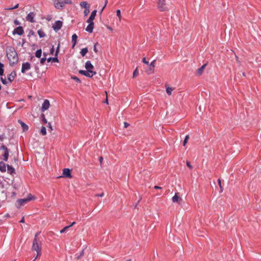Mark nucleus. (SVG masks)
Returning <instances> with one entry per match:
<instances>
[{
  "label": "nucleus",
  "instance_id": "obj_1",
  "mask_svg": "<svg viewBox=\"0 0 261 261\" xmlns=\"http://www.w3.org/2000/svg\"><path fill=\"white\" fill-rule=\"evenodd\" d=\"M39 234V232L36 233L32 247V250L36 251L37 255L36 258L40 257L41 255L42 241L38 238Z\"/></svg>",
  "mask_w": 261,
  "mask_h": 261
},
{
  "label": "nucleus",
  "instance_id": "obj_2",
  "mask_svg": "<svg viewBox=\"0 0 261 261\" xmlns=\"http://www.w3.org/2000/svg\"><path fill=\"white\" fill-rule=\"evenodd\" d=\"M7 56L9 61L12 63L18 61L17 54L13 47L9 46L6 48Z\"/></svg>",
  "mask_w": 261,
  "mask_h": 261
},
{
  "label": "nucleus",
  "instance_id": "obj_3",
  "mask_svg": "<svg viewBox=\"0 0 261 261\" xmlns=\"http://www.w3.org/2000/svg\"><path fill=\"white\" fill-rule=\"evenodd\" d=\"M72 0H54V4L58 9H63L66 4H72Z\"/></svg>",
  "mask_w": 261,
  "mask_h": 261
},
{
  "label": "nucleus",
  "instance_id": "obj_4",
  "mask_svg": "<svg viewBox=\"0 0 261 261\" xmlns=\"http://www.w3.org/2000/svg\"><path fill=\"white\" fill-rule=\"evenodd\" d=\"M158 8L161 11H165L168 10L165 0H159L158 3Z\"/></svg>",
  "mask_w": 261,
  "mask_h": 261
},
{
  "label": "nucleus",
  "instance_id": "obj_5",
  "mask_svg": "<svg viewBox=\"0 0 261 261\" xmlns=\"http://www.w3.org/2000/svg\"><path fill=\"white\" fill-rule=\"evenodd\" d=\"M79 73L89 77H92L93 75L96 74L95 71L88 70H87V71L81 70L79 71Z\"/></svg>",
  "mask_w": 261,
  "mask_h": 261
},
{
  "label": "nucleus",
  "instance_id": "obj_6",
  "mask_svg": "<svg viewBox=\"0 0 261 261\" xmlns=\"http://www.w3.org/2000/svg\"><path fill=\"white\" fill-rule=\"evenodd\" d=\"M0 149L4 150L5 151H4V153L3 154L4 160L5 161L7 162L8 161L9 154V150H8L7 147L5 145H2L0 147Z\"/></svg>",
  "mask_w": 261,
  "mask_h": 261
},
{
  "label": "nucleus",
  "instance_id": "obj_7",
  "mask_svg": "<svg viewBox=\"0 0 261 261\" xmlns=\"http://www.w3.org/2000/svg\"><path fill=\"white\" fill-rule=\"evenodd\" d=\"M24 33L23 29L22 27H18L13 31V35H22Z\"/></svg>",
  "mask_w": 261,
  "mask_h": 261
},
{
  "label": "nucleus",
  "instance_id": "obj_8",
  "mask_svg": "<svg viewBox=\"0 0 261 261\" xmlns=\"http://www.w3.org/2000/svg\"><path fill=\"white\" fill-rule=\"evenodd\" d=\"M62 26V22L60 20L56 21L53 25V28L55 31H59Z\"/></svg>",
  "mask_w": 261,
  "mask_h": 261
},
{
  "label": "nucleus",
  "instance_id": "obj_9",
  "mask_svg": "<svg viewBox=\"0 0 261 261\" xmlns=\"http://www.w3.org/2000/svg\"><path fill=\"white\" fill-rule=\"evenodd\" d=\"M172 202L174 203H177L178 204H180L182 202V198L178 196V193H175V195L172 198Z\"/></svg>",
  "mask_w": 261,
  "mask_h": 261
},
{
  "label": "nucleus",
  "instance_id": "obj_10",
  "mask_svg": "<svg viewBox=\"0 0 261 261\" xmlns=\"http://www.w3.org/2000/svg\"><path fill=\"white\" fill-rule=\"evenodd\" d=\"M50 106L49 101L47 99H45L43 103H42V107H41V111L44 112L46 110H47Z\"/></svg>",
  "mask_w": 261,
  "mask_h": 261
},
{
  "label": "nucleus",
  "instance_id": "obj_11",
  "mask_svg": "<svg viewBox=\"0 0 261 261\" xmlns=\"http://www.w3.org/2000/svg\"><path fill=\"white\" fill-rule=\"evenodd\" d=\"M31 68V64L29 62L23 63L22 65L21 72L24 73Z\"/></svg>",
  "mask_w": 261,
  "mask_h": 261
},
{
  "label": "nucleus",
  "instance_id": "obj_12",
  "mask_svg": "<svg viewBox=\"0 0 261 261\" xmlns=\"http://www.w3.org/2000/svg\"><path fill=\"white\" fill-rule=\"evenodd\" d=\"M89 24L86 28V31H87L89 33H91L93 32V30L94 28V22L91 21H87Z\"/></svg>",
  "mask_w": 261,
  "mask_h": 261
},
{
  "label": "nucleus",
  "instance_id": "obj_13",
  "mask_svg": "<svg viewBox=\"0 0 261 261\" xmlns=\"http://www.w3.org/2000/svg\"><path fill=\"white\" fill-rule=\"evenodd\" d=\"M16 76V73L14 71L11 72V73L9 74L7 77L9 83H11L12 81H13Z\"/></svg>",
  "mask_w": 261,
  "mask_h": 261
},
{
  "label": "nucleus",
  "instance_id": "obj_14",
  "mask_svg": "<svg viewBox=\"0 0 261 261\" xmlns=\"http://www.w3.org/2000/svg\"><path fill=\"white\" fill-rule=\"evenodd\" d=\"M63 174L66 177H68V178L72 177L71 171L69 169H68V168L64 169L63 170Z\"/></svg>",
  "mask_w": 261,
  "mask_h": 261
},
{
  "label": "nucleus",
  "instance_id": "obj_15",
  "mask_svg": "<svg viewBox=\"0 0 261 261\" xmlns=\"http://www.w3.org/2000/svg\"><path fill=\"white\" fill-rule=\"evenodd\" d=\"M35 15L34 12H30L28 14L27 16L26 17L27 20L31 22H35V20L34 19Z\"/></svg>",
  "mask_w": 261,
  "mask_h": 261
},
{
  "label": "nucleus",
  "instance_id": "obj_16",
  "mask_svg": "<svg viewBox=\"0 0 261 261\" xmlns=\"http://www.w3.org/2000/svg\"><path fill=\"white\" fill-rule=\"evenodd\" d=\"M156 61V60H154L150 64H149V69L147 71L148 73H152L154 72V63Z\"/></svg>",
  "mask_w": 261,
  "mask_h": 261
},
{
  "label": "nucleus",
  "instance_id": "obj_17",
  "mask_svg": "<svg viewBox=\"0 0 261 261\" xmlns=\"http://www.w3.org/2000/svg\"><path fill=\"white\" fill-rule=\"evenodd\" d=\"M96 13H97V10H93L92 12V13H91V15H90L89 19L87 20V21L93 22V21L95 19V17L96 16Z\"/></svg>",
  "mask_w": 261,
  "mask_h": 261
},
{
  "label": "nucleus",
  "instance_id": "obj_18",
  "mask_svg": "<svg viewBox=\"0 0 261 261\" xmlns=\"http://www.w3.org/2000/svg\"><path fill=\"white\" fill-rule=\"evenodd\" d=\"M85 68L88 70H92L94 68V66L91 64V62L88 61L85 63Z\"/></svg>",
  "mask_w": 261,
  "mask_h": 261
},
{
  "label": "nucleus",
  "instance_id": "obj_19",
  "mask_svg": "<svg viewBox=\"0 0 261 261\" xmlns=\"http://www.w3.org/2000/svg\"><path fill=\"white\" fill-rule=\"evenodd\" d=\"M206 66V64H205L203 65L200 68H199L197 69V74L198 75H200L202 74Z\"/></svg>",
  "mask_w": 261,
  "mask_h": 261
},
{
  "label": "nucleus",
  "instance_id": "obj_20",
  "mask_svg": "<svg viewBox=\"0 0 261 261\" xmlns=\"http://www.w3.org/2000/svg\"><path fill=\"white\" fill-rule=\"evenodd\" d=\"M77 36L76 34H73L72 36V48H73L76 44Z\"/></svg>",
  "mask_w": 261,
  "mask_h": 261
},
{
  "label": "nucleus",
  "instance_id": "obj_21",
  "mask_svg": "<svg viewBox=\"0 0 261 261\" xmlns=\"http://www.w3.org/2000/svg\"><path fill=\"white\" fill-rule=\"evenodd\" d=\"M18 122L20 124L24 132L28 130L29 127L26 124L20 120H19Z\"/></svg>",
  "mask_w": 261,
  "mask_h": 261
},
{
  "label": "nucleus",
  "instance_id": "obj_22",
  "mask_svg": "<svg viewBox=\"0 0 261 261\" xmlns=\"http://www.w3.org/2000/svg\"><path fill=\"white\" fill-rule=\"evenodd\" d=\"M8 172L10 174H13L15 173V169L13 167L9 165H7Z\"/></svg>",
  "mask_w": 261,
  "mask_h": 261
},
{
  "label": "nucleus",
  "instance_id": "obj_23",
  "mask_svg": "<svg viewBox=\"0 0 261 261\" xmlns=\"http://www.w3.org/2000/svg\"><path fill=\"white\" fill-rule=\"evenodd\" d=\"M29 201L27 198H23V199H19L17 200V202L20 205H23L24 203L28 202Z\"/></svg>",
  "mask_w": 261,
  "mask_h": 261
},
{
  "label": "nucleus",
  "instance_id": "obj_24",
  "mask_svg": "<svg viewBox=\"0 0 261 261\" xmlns=\"http://www.w3.org/2000/svg\"><path fill=\"white\" fill-rule=\"evenodd\" d=\"M6 166L5 164L3 162H0V171L4 172L6 170Z\"/></svg>",
  "mask_w": 261,
  "mask_h": 261
},
{
  "label": "nucleus",
  "instance_id": "obj_25",
  "mask_svg": "<svg viewBox=\"0 0 261 261\" xmlns=\"http://www.w3.org/2000/svg\"><path fill=\"white\" fill-rule=\"evenodd\" d=\"M47 61L48 62H49L50 61H52L53 62H59V60L57 58V56H55V57L48 58L47 59Z\"/></svg>",
  "mask_w": 261,
  "mask_h": 261
},
{
  "label": "nucleus",
  "instance_id": "obj_26",
  "mask_svg": "<svg viewBox=\"0 0 261 261\" xmlns=\"http://www.w3.org/2000/svg\"><path fill=\"white\" fill-rule=\"evenodd\" d=\"M80 6L81 7L84 8L85 9L90 8V6L87 2H83L81 3Z\"/></svg>",
  "mask_w": 261,
  "mask_h": 261
},
{
  "label": "nucleus",
  "instance_id": "obj_27",
  "mask_svg": "<svg viewBox=\"0 0 261 261\" xmlns=\"http://www.w3.org/2000/svg\"><path fill=\"white\" fill-rule=\"evenodd\" d=\"M88 50L87 48H84L81 49L80 53L83 57H84L86 54L88 53Z\"/></svg>",
  "mask_w": 261,
  "mask_h": 261
},
{
  "label": "nucleus",
  "instance_id": "obj_28",
  "mask_svg": "<svg viewBox=\"0 0 261 261\" xmlns=\"http://www.w3.org/2000/svg\"><path fill=\"white\" fill-rule=\"evenodd\" d=\"M37 33L40 38H42L45 36V33L42 30H38Z\"/></svg>",
  "mask_w": 261,
  "mask_h": 261
},
{
  "label": "nucleus",
  "instance_id": "obj_29",
  "mask_svg": "<svg viewBox=\"0 0 261 261\" xmlns=\"http://www.w3.org/2000/svg\"><path fill=\"white\" fill-rule=\"evenodd\" d=\"M42 54V50L41 49L37 50V51L35 53V56L37 58H40Z\"/></svg>",
  "mask_w": 261,
  "mask_h": 261
},
{
  "label": "nucleus",
  "instance_id": "obj_30",
  "mask_svg": "<svg viewBox=\"0 0 261 261\" xmlns=\"http://www.w3.org/2000/svg\"><path fill=\"white\" fill-rule=\"evenodd\" d=\"M173 90V88L172 87H166V92L169 95H171L172 92Z\"/></svg>",
  "mask_w": 261,
  "mask_h": 261
},
{
  "label": "nucleus",
  "instance_id": "obj_31",
  "mask_svg": "<svg viewBox=\"0 0 261 261\" xmlns=\"http://www.w3.org/2000/svg\"><path fill=\"white\" fill-rule=\"evenodd\" d=\"M231 54L233 55L235 57V58L236 59V61L239 64H241V62L239 60V57L235 54L233 50H231L230 51Z\"/></svg>",
  "mask_w": 261,
  "mask_h": 261
},
{
  "label": "nucleus",
  "instance_id": "obj_32",
  "mask_svg": "<svg viewBox=\"0 0 261 261\" xmlns=\"http://www.w3.org/2000/svg\"><path fill=\"white\" fill-rule=\"evenodd\" d=\"M40 133L44 136L46 134V130L45 126H42L40 130Z\"/></svg>",
  "mask_w": 261,
  "mask_h": 261
},
{
  "label": "nucleus",
  "instance_id": "obj_33",
  "mask_svg": "<svg viewBox=\"0 0 261 261\" xmlns=\"http://www.w3.org/2000/svg\"><path fill=\"white\" fill-rule=\"evenodd\" d=\"M29 201L33 200H35L36 199V197L34 196H33L31 194H29L27 198Z\"/></svg>",
  "mask_w": 261,
  "mask_h": 261
},
{
  "label": "nucleus",
  "instance_id": "obj_34",
  "mask_svg": "<svg viewBox=\"0 0 261 261\" xmlns=\"http://www.w3.org/2000/svg\"><path fill=\"white\" fill-rule=\"evenodd\" d=\"M43 55L44 56V57L42 58L40 60V63L41 64H43L45 61L47 60L46 58V55L45 53L43 54Z\"/></svg>",
  "mask_w": 261,
  "mask_h": 261
},
{
  "label": "nucleus",
  "instance_id": "obj_35",
  "mask_svg": "<svg viewBox=\"0 0 261 261\" xmlns=\"http://www.w3.org/2000/svg\"><path fill=\"white\" fill-rule=\"evenodd\" d=\"M4 64L3 63H0V75H2L4 73Z\"/></svg>",
  "mask_w": 261,
  "mask_h": 261
},
{
  "label": "nucleus",
  "instance_id": "obj_36",
  "mask_svg": "<svg viewBox=\"0 0 261 261\" xmlns=\"http://www.w3.org/2000/svg\"><path fill=\"white\" fill-rule=\"evenodd\" d=\"M189 139V136L188 135H187L186 137H185V138L184 140V142H183V145L184 146H185L186 145V144L188 142V141Z\"/></svg>",
  "mask_w": 261,
  "mask_h": 261
},
{
  "label": "nucleus",
  "instance_id": "obj_37",
  "mask_svg": "<svg viewBox=\"0 0 261 261\" xmlns=\"http://www.w3.org/2000/svg\"><path fill=\"white\" fill-rule=\"evenodd\" d=\"M116 15L119 18V21L121 20V12L120 10H117L116 11Z\"/></svg>",
  "mask_w": 261,
  "mask_h": 261
},
{
  "label": "nucleus",
  "instance_id": "obj_38",
  "mask_svg": "<svg viewBox=\"0 0 261 261\" xmlns=\"http://www.w3.org/2000/svg\"><path fill=\"white\" fill-rule=\"evenodd\" d=\"M89 8H86L85 9L84 11V14L85 16H86L88 15V14L89 13Z\"/></svg>",
  "mask_w": 261,
  "mask_h": 261
},
{
  "label": "nucleus",
  "instance_id": "obj_39",
  "mask_svg": "<svg viewBox=\"0 0 261 261\" xmlns=\"http://www.w3.org/2000/svg\"><path fill=\"white\" fill-rule=\"evenodd\" d=\"M68 229H69V227H68V226H66L60 230V233H64L65 231H66Z\"/></svg>",
  "mask_w": 261,
  "mask_h": 261
},
{
  "label": "nucleus",
  "instance_id": "obj_40",
  "mask_svg": "<svg viewBox=\"0 0 261 261\" xmlns=\"http://www.w3.org/2000/svg\"><path fill=\"white\" fill-rule=\"evenodd\" d=\"M218 182L220 189V192H222L223 191V188L221 185V180L220 179H218Z\"/></svg>",
  "mask_w": 261,
  "mask_h": 261
},
{
  "label": "nucleus",
  "instance_id": "obj_41",
  "mask_svg": "<svg viewBox=\"0 0 261 261\" xmlns=\"http://www.w3.org/2000/svg\"><path fill=\"white\" fill-rule=\"evenodd\" d=\"M71 79L74 80L76 82H78L79 83H80L81 82V80L77 77H76V76H72Z\"/></svg>",
  "mask_w": 261,
  "mask_h": 261
},
{
  "label": "nucleus",
  "instance_id": "obj_42",
  "mask_svg": "<svg viewBox=\"0 0 261 261\" xmlns=\"http://www.w3.org/2000/svg\"><path fill=\"white\" fill-rule=\"evenodd\" d=\"M41 117H42V121H43V122L44 123H47V121L46 119V118H45V115H44V114H42L41 115Z\"/></svg>",
  "mask_w": 261,
  "mask_h": 261
},
{
  "label": "nucleus",
  "instance_id": "obj_43",
  "mask_svg": "<svg viewBox=\"0 0 261 261\" xmlns=\"http://www.w3.org/2000/svg\"><path fill=\"white\" fill-rule=\"evenodd\" d=\"M59 48H60V43H59L57 48V49H56V51L55 56H58V54L59 52Z\"/></svg>",
  "mask_w": 261,
  "mask_h": 261
},
{
  "label": "nucleus",
  "instance_id": "obj_44",
  "mask_svg": "<svg viewBox=\"0 0 261 261\" xmlns=\"http://www.w3.org/2000/svg\"><path fill=\"white\" fill-rule=\"evenodd\" d=\"M97 45H98V43L97 42H96L94 44V47H93V50H94V52L96 53H97L98 52V49L96 48Z\"/></svg>",
  "mask_w": 261,
  "mask_h": 261
},
{
  "label": "nucleus",
  "instance_id": "obj_45",
  "mask_svg": "<svg viewBox=\"0 0 261 261\" xmlns=\"http://www.w3.org/2000/svg\"><path fill=\"white\" fill-rule=\"evenodd\" d=\"M138 74V68H137L133 72V77H135Z\"/></svg>",
  "mask_w": 261,
  "mask_h": 261
},
{
  "label": "nucleus",
  "instance_id": "obj_46",
  "mask_svg": "<svg viewBox=\"0 0 261 261\" xmlns=\"http://www.w3.org/2000/svg\"><path fill=\"white\" fill-rule=\"evenodd\" d=\"M1 80L3 84L6 85L8 84V82L6 81V79H4L1 77Z\"/></svg>",
  "mask_w": 261,
  "mask_h": 261
},
{
  "label": "nucleus",
  "instance_id": "obj_47",
  "mask_svg": "<svg viewBox=\"0 0 261 261\" xmlns=\"http://www.w3.org/2000/svg\"><path fill=\"white\" fill-rule=\"evenodd\" d=\"M19 6V4H17V5H16L14 7H11V8H7V10H13V9H16V8H17Z\"/></svg>",
  "mask_w": 261,
  "mask_h": 261
},
{
  "label": "nucleus",
  "instance_id": "obj_48",
  "mask_svg": "<svg viewBox=\"0 0 261 261\" xmlns=\"http://www.w3.org/2000/svg\"><path fill=\"white\" fill-rule=\"evenodd\" d=\"M142 62H143L144 64H146V65H148V64H149V62H148L147 61H146V58H143V59H142Z\"/></svg>",
  "mask_w": 261,
  "mask_h": 261
},
{
  "label": "nucleus",
  "instance_id": "obj_49",
  "mask_svg": "<svg viewBox=\"0 0 261 261\" xmlns=\"http://www.w3.org/2000/svg\"><path fill=\"white\" fill-rule=\"evenodd\" d=\"M187 166L190 168V169H192L193 167L191 165L190 163L188 161H187Z\"/></svg>",
  "mask_w": 261,
  "mask_h": 261
},
{
  "label": "nucleus",
  "instance_id": "obj_50",
  "mask_svg": "<svg viewBox=\"0 0 261 261\" xmlns=\"http://www.w3.org/2000/svg\"><path fill=\"white\" fill-rule=\"evenodd\" d=\"M54 46H53L50 49V54L51 55H53L54 54Z\"/></svg>",
  "mask_w": 261,
  "mask_h": 261
},
{
  "label": "nucleus",
  "instance_id": "obj_51",
  "mask_svg": "<svg viewBox=\"0 0 261 261\" xmlns=\"http://www.w3.org/2000/svg\"><path fill=\"white\" fill-rule=\"evenodd\" d=\"M5 136L4 134H0V141H3L4 139Z\"/></svg>",
  "mask_w": 261,
  "mask_h": 261
},
{
  "label": "nucleus",
  "instance_id": "obj_52",
  "mask_svg": "<svg viewBox=\"0 0 261 261\" xmlns=\"http://www.w3.org/2000/svg\"><path fill=\"white\" fill-rule=\"evenodd\" d=\"M129 125V123L126 122H124V126L125 128H127Z\"/></svg>",
  "mask_w": 261,
  "mask_h": 261
},
{
  "label": "nucleus",
  "instance_id": "obj_53",
  "mask_svg": "<svg viewBox=\"0 0 261 261\" xmlns=\"http://www.w3.org/2000/svg\"><path fill=\"white\" fill-rule=\"evenodd\" d=\"M104 195V193L103 192H102L100 194H97L96 195V196H98V197H103Z\"/></svg>",
  "mask_w": 261,
  "mask_h": 261
},
{
  "label": "nucleus",
  "instance_id": "obj_54",
  "mask_svg": "<svg viewBox=\"0 0 261 261\" xmlns=\"http://www.w3.org/2000/svg\"><path fill=\"white\" fill-rule=\"evenodd\" d=\"M107 1H106V3H105V4L104 6H103V8H102L101 10V12H102V11L103 10V9L105 8V7H106L107 6Z\"/></svg>",
  "mask_w": 261,
  "mask_h": 261
},
{
  "label": "nucleus",
  "instance_id": "obj_55",
  "mask_svg": "<svg viewBox=\"0 0 261 261\" xmlns=\"http://www.w3.org/2000/svg\"><path fill=\"white\" fill-rule=\"evenodd\" d=\"M99 161L100 164H101L102 163V161H103V158L102 156H100L99 158Z\"/></svg>",
  "mask_w": 261,
  "mask_h": 261
},
{
  "label": "nucleus",
  "instance_id": "obj_56",
  "mask_svg": "<svg viewBox=\"0 0 261 261\" xmlns=\"http://www.w3.org/2000/svg\"><path fill=\"white\" fill-rule=\"evenodd\" d=\"M14 24H16V25H18V24H19V22L17 20H15L14 21Z\"/></svg>",
  "mask_w": 261,
  "mask_h": 261
},
{
  "label": "nucleus",
  "instance_id": "obj_57",
  "mask_svg": "<svg viewBox=\"0 0 261 261\" xmlns=\"http://www.w3.org/2000/svg\"><path fill=\"white\" fill-rule=\"evenodd\" d=\"M47 126L50 128V130H51L53 129L52 126H51L50 123H48Z\"/></svg>",
  "mask_w": 261,
  "mask_h": 261
},
{
  "label": "nucleus",
  "instance_id": "obj_58",
  "mask_svg": "<svg viewBox=\"0 0 261 261\" xmlns=\"http://www.w3.org/2000/svg\"><path fill=\"white\" fill-rule=\"evenodd\" d=\"M154 188L155 189H162V188H161V187H159V186H155L154 187Z\"/></svg>",
  "mask_w": 261,
  "mask_h": 261
},
{
  "label": "nucleus",
  "instance_id": "obj_59",
  "mask_svg": "<svg viewBox=\"0 0 261 261\" xmlns=\"http://www.w3.org/2000/svg\"><path fill=\"white\" fill-rule=\"evenodd\" d=\"M75 224V222H73L72 223H71V224L70 225L68 226V227H69V228L70 227L72 226Z\"/></svg>",
  "mask_w": 261,
  "mask_h": 261
},
{
  "label": "nucleus",
  "instance_id": "obj_60",
  "mask_svg": "<svg viewBox=\"0 0 261 261\" xmlns=\"http://www.w3.org/2000/svg\"><path fill=\"white\" fill-rule=\"evenodd\" d=\"M20 223H24V217L22 218V219L20 221Z\"/></svg>",
  "mask_w": 261,
  "mask_h": 261
},
{
  "label": "nucleus",
  "instance_id": "obj_61",
  "mask_svg": "<svg viewBox=\"0 0 261 261\" xmlns=\"http://www.w3.org/2000/svg\"><path fill=\"white\" fill-rule=\"evenodd\" d=\"M105 103H106L107 104H108V98L107 97V98L106 99L105 102Z\"/></svg>",
  "mask_w": 261,
  "mask_h": 261
},
{
  "label": "nucleus",
  "instance_id": "obj_62",
  "mask_svg": "<svg viewBox=\"0 0 261 261\" xmlns=\"http://www.w3.org/2000/svg\"><path fill=\"white\" fill-rule=\"evenodd\" d=\"M37 258H34V260L33 261H35V260Z\"/></svg>",
  "mask_w": 261,
  "mask_h": 261
},
{
  "label": "nucleus",
  "instance_id": "obj_63",
  "mask_svg": "<svg viewBox=\"0 0 261 261\" xmlns=\"http://www.w3.org/2000/svg\"><path fill=\"white\" fill-rule=\"evenodd\" d=\"M1 88H2V86H1V85H0V90L1 89Z\"/></svg>",
  "mask_w": 261,
  "mask_h": 261
},
{
  "label": "nucleus",
  "instance_id": "obj_64",
  "mask_svg": "<svg viewBox=\"0 0 261 261\" xmlns=\"http://www.w3.org/2000/svg\"><path fill=\"white\" fill-rule=\"evenodd\" d=\"M130 260L129 259V260H127V261H130Z\"/></svg>",
  "mask_w": 261,
  "mask_h": 261
}]
</instances>
